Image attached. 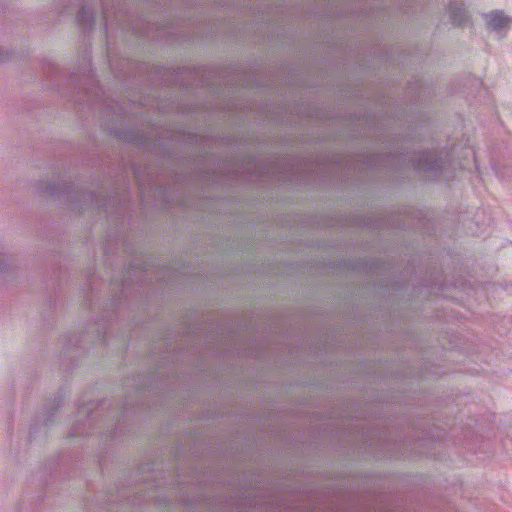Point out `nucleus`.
Listing matches in <instances>:
<instances>
[{"label":"nucleus","mask_w":512,"mask_h":512,"mask_svg":"<svg viewBox=\"0 0 512 512\" xmlns=\"http://www.w3.org/2000/svg\"><path fill=\"white\" fill-rule=\"evenodd\" d=\"M509 21V18L499 11L492 12L486 17V24L492 29L504 28L508 26Z\"/></svg>","instance_id":"f257e3e1"},{"label":"nucleus","mask_w":512,"mask_h":512,"mask_svg":"<svg viewBox=\"0 0 512 512\" xmlns=\"http://www.w3.org/2000/svg\"><path fill=\"white\" fill-rule=\"evenodd\" d=\"M452 17H453V21L455 23L457 22L458 24H461V21H457V19H456L457 18V14L456 13H454Z\"/></svg>","instance_id":"f03ea898"}]
</instances>
